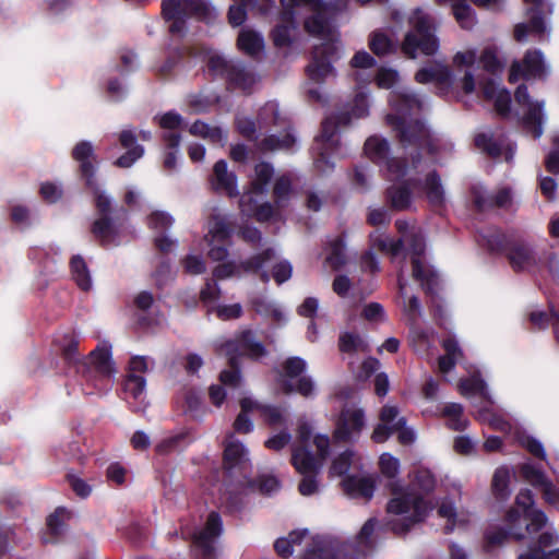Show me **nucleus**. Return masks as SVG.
Returning <instances> with one entry per match:
<instances>
[{
  "label": "nucleus",
  "instance_id": "obj_1",
  "mask_svg": "<svg viewBox=\"0 0 559 559\" xmlns=\"http://www.w3.org/2000/svg\"><path fill=\"white\" fill-rule=\"evenodd\" d=\"M274 3V0H265ZM284 11L282 20L290 22L295 15L294 8L307 7L313 11V16L305 23L306 29L314 36H318L321 43L314 46L312 61L307 68L309 78L317 82H323L330 76H334V68L331 62L341 57L340 53V33L325 19V13H332V4L322 0H282Z\"/></svg>",
  "mask_w": 559,
  "mask_h": 559
},
{
  "label": "nucleus",
  "instance_id": "obj_2",
  "mask_svg": "<svg viewBox=\"0 0 559 559\" xmlns=\"http://www.w3.org/2000/svg\"><path fill=\"white\" fill-rule=\"evenodd\" d=\"M433 475L427 469L417 472L412 485L391 484L392 498L386 506V526L395 534H404L433 509L428 493L435 488Z\"/></svg>",
  "mask_w": 559,
  "mask_h": 559
},
{
  "label": "nucleus",
  "instance_id": "obj_3",
  "mask_svg": "<svg viewBox=\"0 0 559 559\" xmlns=\"http://www.w3.org/2000/svg\"><path fill=\"white\" fill-rule=\"evenodd\" d=\"M330 454V438L323 433H312L310 425L300 421L297 429V439L292 445V464L302 476L298 490L302 496H311L319 491L320 473Z\"/></svg>",
  "mask_w": 559,
  "mask_h": 559
},
{
  "label": "nucleus",
  "instance_id": "obj_4",
  "mask_svg": "<svg viewBox=\"0 0 559 559\" xmlns=\"http://www.w3.org/2000/svg\"><path fill=\"white\" fill-rule=\"evenodd\" d=\"M389 103L392 111L386 116V122L394 130L399 131L400 140L404 144L426 143L431 153H436L437 148L431 143L429 130L418 120L408 121V116L421 109L423 100L413 93L392 92Z\"/></svg>",
  "mask_w": 559,
  "mask_h": 559
},
{
  "label": "nucleus",
  "instance_id": "obj_5",
  "mask_svg": "<svg viewBox=\"0 0 559 559\" xmlns=\"http://www.w3.org/2000/svg\"><path fill=\"white\" fill-rule=\"evenodd\" d=\"M275 549L284 558L294 554L300 559H346L353 545L332 537H313L307 530L294 531L275 542Z\"/></svg>",
  "mask_w": 559,
  "mask_h": 559
},
{
  "label": "nucleus",
  "instance_id": "obj_6",
  "mask_svg": "<svg viewBox=\"0 0 559 559\" xmlns=\"http://www.w3.org/2000/svg\"><path fill=\"white\" fill-rule=\"evenodd\" d=\"M491 253L506 257L515 273L539 271L547 260L555 258L552 252L540 254L524 238L503 231H491Z\"/></svg>",
  "mask_w": 559,
  "mask_h": 559
},
{
  "label": "nucleus",
  "instance_id": "obj_7",
  "mask_svg": "<svg viewBox=\"0 0 559 559\" xmlns=\"http://www.w3.org/2000/svg\"><path fill=\"white\" fill-rule=\"evenodd\" d=\"M409 31L405 34L401 45L402 52L411 59L418 53L433 56L440 48L436 35L437 22L435 17L421 8L414 9L408 16Z\"/></svg>",
  "mask_w": 559,
  "mask_h": 559
},
{
  "label": "nucleus",
  "instance_id": "obj_8",
  "mask_svg": "<svg viewBox=\"0 0 559 559\" xmlns=\"http://www.w3.org/2000/svg\"><path fill=\"white\" fill-rule=\"evenodd\" d=\"M372 242L376 248L393 257H396L403 250L404 245L408 243L413 252V277L419 281L427 290L433 289V286L437 284V276L420 261V257L425 251V238L420 229L413 228L409 236H404L399 240H393L388 236L377 235L372 237Z\"/></svg>",
  "mask_w": 559,
  "mask_h": 559
},
{
  "label": "nucleus",
  "instance_id": "obj_9",
  "mask_svg": "<svg viewBox=\"0 0 559 559\" xmlns=\"http://www.w3.org/2000/svg\"><path fill=\"white\" fill-rule=\"evenodd\" d=\"M276 253L273 249H267L260 254H257L240 265L231 262L224 263L215 267L214 276L217 278H226L235 274H239L240 270L247 273H260V277L264 283L270 281V274L266 272V266H272V277L281 285L288 281L293 274V266L289 261L281 260L275 262Z\"/></svg>",
  "mask_w": 559,
  "mask_h": 559
},
{
  "label": "nucleus",
  "instance_id": "obj_10",
  "mask_svg": "<svg viewBox=\"0 0 559 559\" xmlns=\"http://www.w3.org/2000/svg\"><path fill=\"white\" fill-rule=\"evenodd\" d=\"M368 114L367 97L358 95L355 99V107L350 114H340L336 116L328 117L322 123V132L316 139L313 146L314 164L316 167L325 173L333 166L330 164L329 155L338 144L336 130L338 124H347L350 122L352 116L354 118H361Z\"/></svg>",
  "mask_w": 559,
  "mask_h": 559
},
{
  "label": "nucleus",
  "instance_id": "obj_11",
  "mask_svg": "<svg viewBox=\"0 0 559 559\" xmlns=\"http://www.w3.org/2000/svg\"><path fill=\"white\" fill-rule=\"evenodd\" d=\"M219 353L228 357L230 366L234 370H224L219 374V380L225 385L239 386L241 376L237 369V360L240 356L247 355L258 359L266 354L264 345L255 340L251 331H243L236 340L222 343L218 347Z\"/></svg>",
  "mask_w": 559,
  "mask_h": 559
},
{
  "label": "nucleus",
  "instance_id": "obj_12",
  "mask_svg": "<svg viewBox=\"0 0 559 559\" xmlns=\"http://www.w3.org/2000/svg\"><path fill=\"white\" fill-rule=\"evenodd\" d=\"M379 420L371 435V439L376 443L385 442L392 435H397V439L402 444L415 442L416 432L406 425L407 420L396 405L385 404L379 413Z\"/></svg>",
  "mask_w": 559,
  "mask_h": 559
},
{
  "label": "nucleus",
  "instance_id": "obj_13",
  "mask_svg": "<svg viewBox=\"0 0 559 559\" xmlns=\"http://www.w3.org/2000/svg\"><path fill=\"white\" fill-rule=\"evenodd\" d=\"M73 158L80 163V168L83 177L86 180V186L91 189L95 205L100 214H107L110 211L111 198L97 185L94 179L95 167L91 159L94 158V147L91 142L83 141L75 145L73 148Z\"/></svg>",
  "mask_w": 559,
  "mask_h": 559
},
{
  "label": "nucleus",
  "instance_id": "obj_14",
  "mask_svg": "<svg viewBox=\"0 0 559 559\" xmlns=\"http://www.w3.org/2000/svg\"><path fill=\"white\" fill-rule=\"evenodd\" d=\"M164 17L170 22L169 32L174 35H183L186 19L192 15L204 16L209 8L203 0H163Z\"/></svg>",
  "mask_w": 559,
  "mask_h": 559
},
{
  "label": "nucleus",
  "instance_id": "obj_15",
  "mask_svg": "<svg viewBox=\"0 0 559 559\" xmlns=\"http://www.w3.org/2000/svg\"><path fill=\"white\" fill-rule=\"evenodd\" d=\"M453 66L457 69H466L462 79V88L466 94L475 92L476 80L479 78L478 71L487 72L489 70V50L484 48L480 52L476 49H466L459 51L453 57Z\"/></svg>",
  "mask_w": 559,
  "mask_h": 559
},
{
  "label": "nucleus",
  "instance_id": "obj_16",
  "mask_svg": "<svg viewBox=\"0 0 559 559\" xmlns=\"http://www.w3.org/2000/svg\"><path fill=\"white\" fill-rule=\"evenodd\" d=\"M306 368L307 364L300 357H290L285 361L284 373L278 379L285 393L297 392L306 397L313 395L314 382L310 377H301Z\"/></svg>",
  "mask_w": 559,
  "mask_h": 559
},
{
  "label": "nucleus",
  "instance_id": "obj_17",
  "mask_svg": "<svg viewBox=\"0 0 559 559\" xmlns=\"http://www.w3.org/2000/svg\"><path fill=\"white\" fill-rule=\"evenodd\" d=\"M366 427V415L362 408L352 405L345 407L336 423L333 432L335 440L349 442L359 438Z\"/></svg>",
  "mask_w": 559,
  "mask_h": 559
},
{
  "label": "nucleus",
  "instance_id": "obj_18",
  "mask_svg": "<svg viewBox=\"0 0 559 559\" xmlns=\"http://www.w3.org/2000/svg\"><path fill=\"white\" fill-rule=\"evenodd\" d=\"M546 72L544 56L538 49L527 50L523 59L513 60L508 74V82L515 84L521 79L528 81L531 79L542 78Z\"/></svg>",
  "mask_w": 559,
  "mask_h": 559
},
{
  "label": "nucleus",
  "instance_id": "obj_19",
  "mask_svg": "<svg viewBox=\"0 0 559 559\" xmlns=\"http://www.w3.org/2000/svg\"><path fill=\"white\" fill-rule=\"evenodd\" d=\"M224 466L235 477L248 478L251 471L248 450L234 435H229L224 449Z\"/></svg>",
  "mask_w": 559,
  "mask_h": 559
},
{
  "label": "nucleus",
  "instance_id": "obj_20",
  "mask_svg": "<svg viewBox=\"0 0 559 559\" xmlns=\"http://www.w3.org/2000/svg\"><path fill=\"white\" fill-rule=\"evenodd\" d=\"M515 102L519 105H528L527 111L522 118L523 127L534 139L543 134V103H531L528 88L525 84H520L514 92Z\"/></svg>",
  "mask_w": 559,
  "mask_h": 559
},
{
  "label": "nucleus",
  "instance_id": "obj_21",
  "mask_svg": "<svg viewBox=\"0 0 559 559\" xmlns=\"http://www.w3.org/2000/svg\"><path fill=\"white\" fill-rule=\"evenodd\" d=\"M231 230L226 222V218L219 213L212 215L209 222V233L205 236L209 242L210 251L209 257L214 261L225 260L228 255V251L224 246H216V242H223L229 238Z\"/></svg>",
  "mask_w": 559,
  "mask_h": 559
},
{
  "label": "nucleus",
  "instance_id": "obj_22",
  "mask_svg": "<svg viewBox=\"0 0 559 559\" xmlns=\"http://www.w3.org/2000/svg\"><path fill=\"white\" fill-rule=\"evenodd\" d=\"M223 532L222 520L218 513L211 512L205 526L193 534V545L204 557L214 552V544Z\"/></svg>",
  "mask_w": 559,
  "mask_h": 559
},
{
  "label": "nucleus",
  "instance_id": "obj_23",
  "mask_svg": "<svg viewBox=\"0 0 559 559\" xmlns=\"http://www.w3.org/2000/svg\"><path fill=\"white\" fill-rule=\"evenodd\" d=\"M366 155L376 163L386 162L388 170L394 178L406 175V168L401 166L394 159H388L389 143L385 139L379 136H370L365 143Z\"/></svg>",
  "mask_w": 559,
  "mask_h": 559
},
{
  "label": "nucleus",
  "instance_id": "obj_24",
  "mask_svg": "<svg viewBox=\"0 0 559 559\" xmlns=\"http://www.w3.org/2000/svg\"><path fill=\"white\" fill-rule=\"evenodd\" d=\"M441 346L444 354L439 357L438 366L440 372L448 376L455 368V365L463 359L464 353L459 341L453 335L443 338Z\"/></svg>",
  "mask_w": 559,
  "mask_h": 559
},
{
  "label": "nucleus",
  "instance_id": "obj_25",
  "mask_svg": "<svg viewBox=\"0 0 559 559\" xmlns=\"http://www.w3.org/2000/svg\"><path fill=\"white\" fill-rule=\"evenodd\" d=\"M211 185L215 190L224 191L229 197L239 194L237 177L233 171H228L227 163L223 159L214 165Z\"/></svg>",
  "mask_w": 559,
  "mask_h": 559
},
{
  "label": "nucleus",
  "instance_id": "obj_26",
  "mask_svg": "<svg viewBox=\"0 0 559 559\" xmlns=\"http://www.w3.org/2000/svg\"><path fill=\"white\" fill-rule=\"evenodd\" d=\"M346 495L352 498L371 499L376 489L372 476H349L342 481Z\"/></svg>",
  "mask_w": 559,
  "mask_h": 559
},
{
  "label": "nucleus",
  "instance_id": "obj_27",
  "mask_svg": "<svg viewBox=\"0 0 559 559\" xmlns=\"http://www.w3.org/2000/svg\"><path fill=\"white\" fill-rule=\"evenodd\" d=\"M145 379L141 374H129L124 382L127 401L136 412L145 409Z\"/></svg>",
  "mask_w": 559,
  "mask_h": 559
},
{
  "label": "nucleus",
  "instance_id": "obj_28",
  "mask_svg": "<svg viewBox=\"0 0 559 559\" xmlns=\"http://www.w3.org/2000/svg\"><path fill=\"white\" fill-rule=\"evenodd\" d=\"M255 193L247 192L240 199V210L243 214H253L258 221H269L274 215V207L269 202L258 205Z\"/></svg>",
  "mask_w": 559,
  "mask_h": 559
},
{
  "label": "nucleus",
  "instance_id": "obj_29",
  "mask_svg": "<svg viewBox=\"0 0 559 559\" xmlns=\"http://www.w3.org/2000/svg\"><path fill=\"white\" fill-rule=\"evenodd\" d=\"M415 80L420 84L430 82L451 84L453 82V73L444 63L439 62L432 67L423 68L417 71Z\"/></svg>",
  "mask_w": 559,
  "mask_h": 559
},
{
  "label": "nucleus",
  "instance_id": "obj_30",
  "mask_svg": "<svg viewBox=\"0 0 559 559\" xmlns=\"http://www.w3.org/2000/svg\"><path fill=\"white\" fill-rule=\"evenodd\" d=\"M90 364L103 377H110L116 372L109 345L103 344L94 349L90 354Z\"/></svg>",
  "mask_w": 559,
  "mask_h": 559
},
{
  "label": "nucleus",
  "instance_id": "obj_31",
  "mask_svg": "<svg viewBox=\"0 0 559 559\" xmlns=\"http://www.w3.org/2000/svg\"><path fill=\"white\" fill-rule=\"evenodd\" d=\"M237 45L242 52L251 57H258L264 50L263 37L260 34L247 28L240 32Z\"/></svg>",
  "mask_w": 559,
  "mask_h": 559
},
{
  "label": "nucleus",
  "instance_id": "obj_32",
  "mask_svg": "<svg viewBox=\"0 0 559 559\" xmlns=\"http://www.w3.org/2000/svg\"><path fill=\"white\" fill-rule=\"evenodd\" d=\"M227 79L231 85L243 92H250L259 81V78L254 73L248 71L239 63L233 67Z\"/></svg>",
  "mask_w": 559,
  "mask_h": 559
},
{
  "label": "nucleus",
  "instance_id": "obj_33",
  "mask_svg": "<svg viewBox=\"0 0 559 559\" xmlns=\"http://www.w3.org/2000/svg\"><path fill=\"white\" fill-rule=\"evenodd\" d=\"M255 406H259V402L249 396H246L240 401L241 412L234 423V428L237 432L249 433L253 430V424L248 414L257 412Z\"/></svg>",
  "mask_w": 559,
  "mask_h": 559
},
{
  "label": "nucleus",
  "instance_id": "obj_34",
  "mask_svg": "<svg viewBox=\"0 0 559 559\" xmlns=\"http://www.w3.org/2000/svg\"><path fill=\"white\" fill-rule=\"evenodd\" d=\"M189 131L193 135L202 136L221 145H224L227 141V134L223 129L209 126L202 121H195Z\"/></svg>",
  "mask_w": 559,
  "mask_h": 559
},
{
  "label": "nucleus",
  "instance_id": "obj_35",
  "mask_svg": "<svg viewBox=\"0 0 559 559\" xmlns=\"http://www.w3.org/2000/svg\"><path fill=\"white\" fill-rule=\"evenodd\" d=\"M423 192L432 205H441L444 202V190L436 173L428 175L423 185Z\"/></svg>",
  "mask_w": 559,
  "mask_h": 559
},
{
  "label": "nucleus",
  "instance_id": "obj_36",
  "mask_svg": "<svg viewBox=\"0 0 559 559\" xmlns=\"http://www.w3.org/2000/svg\"><path fill=\"white\" fill-rule=\"evenodd\" d=\"M438 514L448 521L445 532L451 533L455 527L464 526L467 520L463 514H459L453 502L443 501L438 509Z\"/></svg>",
  "mask_w": 559,
  "mask_h": 559
},
{
  "label": "nucleus",
  "instance_id": "obj_37",
  "mask_svg": "<svg viewBox=\"0 0 559 559\" xmlns=\"http://www.w3.org/2000/svg\"><path fill=\"white\" fill-rule=\"evenodd\" d=\"M369 48L378 57L393 52L396 48L395 43L381 31L372 32L369 36Z\"/></svg>",
  "mask_w": 559,
  "mask_h": 559
},
{
  "label": "nucleus",
  "instance_id": "obj_38",
  "mask_svg": "<svg viewBox=\"0 0 559 559\" xmlns=\"http://www.w3.org/2000/svg\"><path fill=\"white\" fill-rule=\"evenodd\" d=\"M491 100L493 102V109L500 118L508 119L511 116L512 97L510 91L503 87L495 94L492 81Z\"/></svg>",
  "mask_w": 559,
  "mask_h": 559
},
{
  "label": "nucleus",
  "instance_id": "obj_39",
  "mask_svg": "<svg viewBox=\"0 0 559 559\" xmlns=\"http://www.w3.org/2000/svg\"><path fill=\"white\" fill-rule=\"evenodd\" d=\"M92 233L103 245H111L116 241V229L112 222L107 217L96 219Z\"/></svg>",
  "mask_w": 559,
  "mask_h": 559
},
{
  "label": "nucleus",
  "instance_id": "obj_40",
  "mask_svg": "<svg viewBox=\"0 0 559 559\" xmlns=\"http://www.w3.org/2000/svg\"><path fill=\"white\" fill-rule=\"evenodd\" d=\"M442 415L447 419V426L453 430H463L467 425V419L463 415L461 404H447L442 411Z\"/></svg>",
  "mask_w": 559,
  "mask_h": 559
},
{
  "label": "nucleus",
  "instance_id": "obj_41",
  "mask_svg": "<svg viewBox=\"0 0 559 559\" xmlns=\"http://www.w3.org/2000/svg\"><path fill=\"white\" fill-rule=\"evenodd\" d=\"M459 386L461 393L468 397L483 396L486 391L485 381L475 372L471 373L469 377L462 379Z\"/></svg>",
  "mask_w": 559,
  "mask_h": 559
},
{
  "label": "nucleus",
  "instance_id": "obj_42",
  "mask_svg": "<svg viewBox=\"0 0 559 559\" xmlns=\"http://www.w3.org/2000/svg\"><path fill=\"white\" fill-rule=\"evenodd\" d=\"M492 207L501 209L510 213L516 211L511 187H501L497 189L495 193H491V209Z\"/></svg>",
  "mask_w": 559,
  "mask_h": 559
},
{
  "label": "nucleus",
  "instance_id": "obj_43",
  "mask_svg": "<svg viewBox=\"0 0 559 559\" xmlns=\"http://www.w3.org/2000/svg\"><path fill=\"white\" fill-rule=\"evenodd\" d=\"M273 173V167L270 164L259 163L255 166V178L252 181V190L250 192L255 194H264L265 187L270 182Z\"/></svg>",
  "mask_w": 559,
  "mask_h": 559
},
{
  "label": "nucleus",
  "instance_id": "obj_44",
  "mask_svg": "<svg viewBox=\"0 0 559 559\" xmlns=\"http://www.w3.org/2000/svg\"><path fill=\"white\" fill-rule=\"evenodd\" d=\"M338 347L342 353L355 354L358 352H366L368 349L364 340L354 333L344 332L338 340Z\"/></svg>",
  "mask_w": 559,
  "mask_h": 559
},
{
  "label": "nucleus",
  "instance_id": "obj_45",
  "mask_svg": "<svg viewBox=\"0 0 559 559\" xmlns=\"http://www.w3.org/2000/svg\"><path fill=\"white\" fill-rule=\"evenodd\" d=\"M71 270L76 284L83 290H88L92 286V278L85 261L81 257H74L71 261Z\"/></svg>",
  "mask_w": 559,
  "mask_h": 559
},
{
  "label": "nucleus",
  "instance_id": "obj_46",
  "mask_svg": "<svg viewBox=\"0 0 559 559\" xmlns=\"http://www.w3.org/2000/svg\"><path fill=\"white\" fill-rule=\"evenodd\" d=\"M356 454L352 450H346L335 456L332 461L329 475L331 477L342 476L347 473L349 467L355 464Z\"/></svg>",
  "mask_w": 559,
  "mask_h": 559
},
{
  "label": "nucleus",
  "instance_id": "obj_47",
  "mask_svg": "<svg viewBox=\"0 0 559 559\" xmlns=\"http://www.w3.org/2000/svg\"><path fill=\"white\" fill-rule=\"evenodd\" d=\"M523 519L526 521L525 532L530 535L542 531L548 521L545 512L539 509L525 511Z\"/></svg>",
  "mask_w": 559,
  "mask_h": 559
},
{
  "label": "nucleus",
  "instance_id": "obj_48",
  "mask_svg": "<svg viewBox=\"0 0 559 559\" xmlns=\"http://www.w3.org/2000/svg\"><path fill=\"white\" fill-rule=\"evenodd\" d=\"M228 11V21L233 26H240L247 20L246 7L257 5L258 0H234Z\"/></svg>",
  "mask_w": 559,
  "mask_h": 559
},
{
  "label": "nucleus",
  "instance_id": "obj_49",
  "mask_svg": "<svg viewBox=\"0 0 559 559\" xmlns=\"http://www.w3.org/2000/svg\"><path fill=\"white\" fill-rule=\"evenodd\" d=\"M519 472L523 479L530 483L535 488H539L548 480L545 473L540 468L535 467L531 463L521 464L519 467Z\"/></svg>",
  "mask_w": 559,
  "mask_h": 559
},
{
  "label": "nucleus",
  "instance_id": "obj_50",
  "mask_svg": "<svg viewBox=\"0 0 559 559\" xmlns=\"http://www.w3.org/2000/svg\"><path fill=\"white\" fill-rule=\"evenodd\" d=\"M510 471L507 467H499L491 478V491L503 498L509 493Z\"/></svg>",
  "mask_w": 559,
  "mask_h": 559
},
{
  "label": "nucleus",
  "instance_id": "obj_51",
  "mask_svg": "<svg viewBox=\"0 0 559 559\" xmlns=\"http://www.w3.org/2000/svg\"><path fill=\"white\" fill-rule=\"evenodd\" d=\"M344 249L345 246L341 238H336L330 243L326 263L330 264L333 270H338L345 264Z\"/></svg>",
  "mask_w": 559,
  "mask_h": 559
},
{
  "label": "nucleus",
  "instance_id": "obj_52",
  "mask_svg": "<svg viewBox=\"0 0 559 559\" xmlns=\"http://www.w3.org/2000/svg\"><path fill=\"white\" fill-rule=\"evenodd\" d=\"M453 14L462 28L471 29L476 24L475 13L471 7L463 3L453 5Z\"/></svg>",
  "mask_w": 559,
  "mask_h": 559
},
{
  "label": "nucleus",
  "instance_id": "obj_53",
  "mask_svg": "<svg viewBox=\"0 0 559 559\" xmlns=\"http://www.w3.org/2000/svg\"><path fill=\"white\" fill-rule=\"evenodd\" d=\"M379 467L388 478H394L400 473V460L390 453H382L379 459Z\"/></svg>",
  "mask_w": 559,
  "mask_h": 559
},
{
  "label": "nucleus",
  "instance_id": "obj_54",
  "mask_svg": "<svg viewBox=\"0 0 559 559\" xmlns=\"http://www.w3.org/2000/svg\"><path fill=\"white\" fill-rule=\"evenodd\" d=\"M237 64H230L223 56L218 53H212L209 57L207 67L209 70L214 75H226L228 78V73L236 67Z\"/></svg>",
  "mask_w": 559,
  "mask_h": 559
},
{
  "label": "nucleus",
  "instance_id": "obj_55",
  "mask_svg": "<svg viewBox=\"0 0 559 559\" xmlns=\"http://www.w3.org/2000/svg\"><path fill=\"white\" fill-rule=\"evenodd\" d=\"M389 195L393 207L403 210L406 209L411 203V193L405 187H391L389 189Z\"/></svg>",
  "mask_w": 559,
  "mask_h": 559
},
{
  "label": "nucleus",
  "instance_id": "obj_56",
  "mask_svg": "<svg viewBox=\"0 0 559 559\" xmlns=\"http://www.w3.org/2000/svg\"><path fill=\"white\" fill-rule=\"evenodd\" d=\"M296 139L292 133H285L283 138H278L275 135H271L263 141L264 150H281V148H292L295 144Z\"/></svg>",
  "mask_w": 559,
  "mask_h": 559
},
{
  "label": "nucleus",
  "instance_id": "obj_57",
  "mask_svg": "<svg viewBox=\"0 0 559 559\" xmlns=\"http://www.w3.org/2000/svg\"><path fill=\"white\" fill-rule=\"evenodd\" d=\"M255 409L263 420L271 426L281 425L284 421V416L277 407L262 405L259 403V406H255Z\"/></svg>",
  "mask_w": 559,
  "mask_h": 559
},
{
  "label": "nucleus",
  "instance_id": "obj_58",
  "mask_svg": "<svg viewBox=\"0 0 559 559\" xmlns=\"http://www.w3.org/2000/svg\"><path fill=\"white\" fill-rule=\"evenodd\" d=\"M147 224L151 229L164 230L174 224V218L165 212H153L148 218Z\"/></svg>",
  "mask_w": 559,
  "mask_h": 559
},
{
  "label": "nucleus",
  "instance_id": "obj_59",
  "mask_svg": "<svg viewBox=\"0 0 559 559\" xmlns=\"http://www.w3.org/2000/svg\"><path fill=\"white\" fill-rule=\"evenodd\" d=\"M554 314H558L554 309L549 313L546 311H532L528 314V320L535 329L545 330L554 321Z\"/></svg>",
  "mask_w": 559,
  "mask_h": 559
},
{
  "label": "nucleus",
  "instance_id": "obj_60",
  "mask_svg": "<svg viewBox=\"0 0 559 559\" xmlns=\"http://www.w3.org/2000/svg\"><path fill=\"white\" fill-rule=\"evenodd\" d=\"M292 190V182L288 177H280L274 186V195L276 198V205L281 206L282 203L287 199Z\"/></svg>",
  "mask_w": 559,
  "mask_h": 559
},
{
  "label": "nucleus",
  "instance_id": "obj_61",
  "mask_svg": "<svg viewBox=\"0 0 559 559\" xmlns=\"http://www.w3.org/2000/svg\"><path fill=\"white\" fill-rule=\"evenodd\" d=\"M376 528V521L373 519L368 520L364 526L361 527L359 534L357 535V547L358 551H364L366 548L370 546L369 539L373 534Z\"/></svg>",
  "mask_w": 559,
  "mask_h": 559
},
{
  "label": "nucleus",
  "instance_id": "obj_62",
  "mask_svg": "<svg viewBox=\"0 0 559 559\" xmlns=\"http://www.w3.org/2000/svg\"><path fill=\"white\" fill-rule=\"evenodd\" d=\"M521 444L535 457L546 459V452L540 441L532 436H525L521 439Z\"/></svg>",
  "mask_w": 559,
  "mask_h": 559
},
{
  "label": "nucleus",
  "instance_id": "obj_63",
  "mask_svg": "<svg viewBox=\"0 0 559 559\" xmlns=\"http://www.w3.org/2000/svg\"><path fill=\"white\" fill-rule=\"evenodd\" d=\"M397 81L399 73L392 69L382 68L376 76V82L381 88H391Z\"/></svg>",
  "mask_w": 559,
  "mask_h": 559
},
{
  "label": "nucleus",
  "instance_id": "obj_64",
  "mask_svg": "<svg viewBox=\"0 0 559 559\" xmlns=\"http://www.w3.org/2000/svg\"><path fill=\"white\" fill-rule=\"evenodd\" d=\"M554 148L548 153L545 159V167L551 174H559V138L554 139Z\"/></svg>",
  "mask_w": 559,
  "mask_h": 559
}]
</instances>
